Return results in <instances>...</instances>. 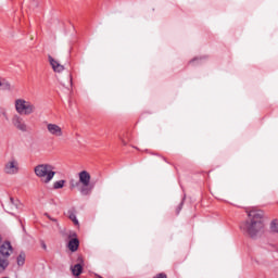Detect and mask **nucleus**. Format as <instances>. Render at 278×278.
Listing matches in <instances>:
<instances>
[{"instance_id":"nucleus-22","label":"nucleus","mask_w":278,"mask_h":278,"mask_svg":"<svg viewBox=\"0 0 278 278\" xmlns=\"http://www.w3.org/2000/svg\"><path fill=\"white\" fill-rule=\"evenodd\" d=\"M180 211H181V207H179V208H178V212H177V214H179V212H180Z\"/></svg>"},{"instance_id":"nucleus-11","label":"nucleus","mask_w":278,"mask_h":278,"mask_svg":"<svg viewBox=\"0 0 278 278\" xmlns=\"http://www.w3.org/2000/svg\"><path fill=\"white\" fill-rule=\"evenodd\" d=\"M67 247L70 251H72V253H75V251L79 249V239L77 238L71 239Z\"/></svg>"},{"instance_id":"nucleus-17","label":"nucleus","mask_w":278,"mask_h":278,"mask_svg":"<svg viewBox=\"0 0 278 278\" xmlns=\"http://www.w3.org/2000/svg\"><path fill=\"white\" fill-rule=\"evenodd\" d=\"M270 229L274 233H278V219H274L271 222Z\"/></svg>"},{"instance_id":"nucleus-3","label":"nucleus","mask_w":278,"mask_h":278,"mask_svg":"<svg viewBox=\"0 0 278 278\" xmlns=\"http://www.w3.org/2000/svg\"><path fill=\"white\" fill-rule=\"evenodd\" d=\"M35 175L41 179L42 184H49L55 177V172L53 170V166L41 164L35 167Z\"/></svg>"},{"instance_id":"nucleus-20","label":"nucleus","mask_w":278,"mask_h":278,"mask_svg":"<svg viewBox=\"0 0 278 278\" xmlns=\"http://www.w3.org/2000/svg\"><path fill=\"white\" fill-rule=\"evenodd\" d=\"M154 278H168L167 276H166V274H159V275H156Z\"/></svg>"},{"instance_id":"nucleus-16","label":"nucleus","mask_w":278,"mask_h":278,"mask_svg":"<svg viewBox=\"0 0 278 278\" xmlns=\"http://www.w3.org/2000/svg\"><path fill=\"white\" fill-rule=\"evenodd\" d=\"M17 265L18 266H24L25 265V253H20L17 256Z\"/></svg>"},{"instance_id":"nucleus-13","label":"nucleus","mask_w":278,"mask_h":278,"mask_svg":"<svg viewBox=\"0 0 278 278\" xmlns=\"http://www.w3.org/2000/svg\"><path fill=\"white\" fill-rule=\"evenodd\" d=\"M8 266H10V261L0 256V273H3Z\"/></svg>"},{"instance_id":"nucleus-6","label":"nucleus","mask_w":278,"mask_h":278,"mask_svg":"<svg viewBox=\"0 0 278 278\" xmlns=\"http://www.w3.org/2000/svg\"><path fill=\"white\" fill-rule=\"evenodd\" d=\"M46 129L50 136H53V138L64 137V129H62V126L58 124L48 123L46 125Z\"/></svg>"},{"instance_id":"nucleus-5","label":"nucleus","mask_w":278,"mask_h":278,"mask_svg":"<svg viewBox=\"0 0 278 278\" xmlns=\"http://www.w3.org/2000/svg\"><path fill=\"white\" fill-rule=\"evenodd\" d=\"M18 170V160H16L15 157H12L4 164L3 172L5 173V175H17Z\"/></svg>"},{"instance_id":"nucleus-14","label":"nucleus","mask_w":278,"mask_h":278,"mask_svg":"<svg viewBox=\"0 0 278 278\" xmlns=\"http://www.w3.org/2000/svg\"><path fill=\"white\" fill-rule=\"evenodd\" d=\"M67 214H68L70 220L73 222L74 225H79V220H77V215H75V210H70Z\"/></svg>"},{"instance_id":"nucleus-25","label":"nucleus","mask_w":278,"mask_h":278,"mask_svg":"<svg viewBox=\"0 0 278 278\" xmlns=\"http://www.w3.org/2000/svg\"><path fill=\"white\" fill-rule=\"evenodd\" d=\"M96 278H103V277H101V276H96Z\"/></svg>"},{"instance_id":"nucleus-24","label":"nucleus","mask_w":278,"mask_h":278,"mask_svg":"<svg viewBox=\"0 0 278 278\" xmlns=\"http://www.w3.org/2000/svg\"><path fill=\"white\" fill-rule=\"evenodd\" d=\"M122 142H123L124 146L127 144V142H125V141H122Z\"/></svg>"},{"instance_id":"nucleus-2","label":"nucleus","mask_w":278,"mask_h":278,"mask_svg":"<svg viewBox=\"0 0 278 278\" xmlns=\"http://www.w3.org/2000/svg\"><path fill=\"white\" fill-rule=\"evenodd\" d=\"M90 173L83 170L78 174V181L76 185L72 184V188H78L80 194L83 197H89V194H92V190H94V186L90 184Z\"/></svg>"},{"instance_id":"nucleus-15","label":"nucleus","mask_w":278,"mask_h":278,"mask_svg":"<svg viewBox=\"0 0 278 278\" xmlns=\"http://www.w3.org/2000/svg\"><path fill=\"white\" fill-rule=\"evenodd\" d=\"M66 184V180H58L53 184L54 190H60L64 188V185Z\"/></svg>"},{"instance_id":"nucleus-10","label":"nucleus","mask_w":278,"mask_h":278,"mask_svg":"<svg viewBox=\"0 0 278 278\" xmlns=\"http://www.w3.org/2000/svg\"><path fill=\"white\" fill-rule=\"evenodd\" d=\"M18 205H20L18 200H14V198H10V202L7 205V212H9V214H14V211L18 210Z\"/></svg>"},{"instance_id":"nucleus-8","label":"nucleus","mask_w":278,"mask_h":278,"mask_svg":"<svg viewBox=\"0 0 278 278\" xmlns=\"http://www.w3.org/2000/svg\"><path fill=\"white\" fill-rule=\"evenodd\" d=\"M13 251L14 250L12 249V243H10L9 241H7L0 245V254L3 257H10V255H12Z\"/></svg>"},{"instance_id":"nucleus-1","label":"nucleus","mask_w":278,"mask_h":278,"mask_svg":"<svg viewBox=\"0 0 278 278\" xmlns=\"http://www.w3.org/2000/svg\"><path fill=\"white\" fill-rule=\"evenodd\" d=\"M249 219L243 222L240 229L250 238H255L264 229V211L251 210L248 212Z\"/></svg>"},{"instance_id":"nucleus-12","label":"nucleus","mask_w":278,"mask_h":278,"mask_svg":"<svg viewBox=\"0 0 278 278\" xmlns=\"http://www.w3.org/2000/svg\"><path fill=\"white\" fill-rule=\"evenodd\" d=\"M71 270H72V275H74V277H79V275H81V273H84V266H81V264H76L71 267Z\"/></svg>"},{"instance_id":"nucleus-23","label":"nucleus","mask_w":278,"mask_h":278,"mask_svg":"<svg viewBox=\"0 0 278 278\" xmlns=\"http://www.w3.org/2000/svg\"><path fill=\"white\" fill-rule=\"evenodd\" d=\"M42 247H43L45 249H47V244L43 243Z\"/></svg>"},{"instance_id":"nucleus-4","label":"nucleus","mask_w":278,"mask_h":278,"mask_svg":"<svg viewBox=\"0 0 278 278\" xmlns=\"http://www.w3.org/2000/svg\"><path fill=\"white\" fill-rule=\"evenodd\" d=\"M15 111L21 116H29L36 112V105L30 101H27L23 98H18L15 100Z\"/></svg>"},{"instance_id":"nucleus-7","label":"nucleus","mask_w":278,"mask_h":278,"mask_svg":"<svg viewBox=\"0 0 278 278\" xmlns=\"http://www.w3.org/2000/svg\"><path fill=\"white\" fill-rule=\"evenodd\" d=\"M12 124L14 125L15 129H18V131H27V124L25 123V121H23V117L15 115L12 118Z\"/></svg>"},{"instance_id":"nucleus-19","label":"nucleus","mask_w":278,"mask_h":278,"mask_svg":"<svg viewBox=\"0 0 278 278\" xmlns=\"http://www.w3.org/2000/svg\"><path fill=\"white\" fill-rule=\"evenodd\" d=\"M47 218H49V220H52V223H58V219L51 217V215H49L48 213H46Z\"/></svg>"},{"instance_id":"nucleus-26","label":"nucleus","mask_w":278,"mask_h":278,"mask_svg":"<svg viewBox=\"0 0 278 278\" xmlns=\"http://www.w3.org/2000/svg\"><path fill=\"white\" fill-rule=\"evenodd\" d=\"M1 240H2V239H1V236H0V242H1Z\"/></svg>"},{"instance_id":"nucleus-21","label":"nucleus","mask_w":278,"mask_h":278,"mask_svg":"<svg viewBox=\"0 0 278 278\" xmlns=\"http://www.w3.org/2000/svg\"><path fill=\"white\" fill-rule=\"evenodd\" d=\"M70 81H71V85L73 84V77L70 76Z\"/></svg>"},{"instance_id":"nucleus-9","label":"nucleus","mask_w":278,"mask_h":278,"mask_svg":"<svg viewBox=\"0 0 278 278\" xmlns=\"http://www.w3.org/2000/svg\"><path fill=\"white\" fill-rule=\"evenodd\" d=\"M48 60L54 73H62L64 71V65L60 64V62L53 59V56L49 55Z\"/></svg>"},{"instance_id":"nucleus-18","label":"nucleus","mask_w":278,"mask_h":278,"mask_svg":"<svg viewBox=\"0 0 278 278\" xmlns=\"http://www.w3.org/2000/svg\"><path fill=\"white\" fill-rule=\"evenodd\" d=\"M0 88H2V90H12V85H10V83L7 80H2Z\"/></svg>"}]
</instances>
